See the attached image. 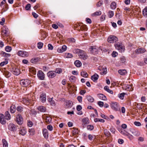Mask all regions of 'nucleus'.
Returning <instances> with one entry per match:
<instances>
[{
    "instance_id": "1",
    "label": "nucleus",
    "mask_w": 147,
    "mask_h": 147,
    "mask_svg": "<svg viewBox=\"0 0 147 147\" xmlns=\"http://www.w3.org/2000/svg\"><path fill=\"white\" fill-rule=\"evenodd\" d=\"M115 48L120 52H122L124 51L125 48L124 45L121 42H117L115 44Z\"/></svg>"
},
{
    "instance_id": "2",
    "label": "nucleus",
    "mask_w": 147,
    "mask_h": 147,
    "mask_svg": "<svg viewBox=\"0 0 147 147\" xmlns=\"http://www.w3.org/2000/svg\"><path fill=\"white\" fill-rule=\"evenodd\" d=\"M9 34V29L7 27L4 26L2 28L1 34L3 36H7Z\"/></svg>"
},
{
    "instance_id": "3",
    "label": "nucleus",
    "mask_w": 147,
    "mask_h": 147,
    "mask_svg": "<svg viewBox=\"0 0 147 147\" xmlns=\"http://www.w3.org/2000/svg\"><path fill=\"white\" fill-rule=\"evenodd\" d=\"M118 40V38L116 36L113 35L110 36L107 38V41L110 43L116 42Z\"/></svg>"
},
{
    "instance_id": "4",
    "label": "nucleus",
    "mask_w": 147,
    "mask_h": 147,
    "mask_svg": "<svg viewBox=\"0 0 147 147\" xmlns=\"http://www.w3.org/2000/svg\"><path fill=\"white\" fill-rule=\"evenodd\" d=\"M30 81L28 79L22 80L20 81V84L22 86L27 87L30 84Z\"/></svg>"
},
{
    "instance_id": "5",
    "label": "nucleus",
    "mask_w": 147,
    "mask_h": 147,
    "mask_svg": "<svg viewBox=\"0 0 147 147\" xmlns=\"http://www.w3.org/2000/svg\"><path fill=\"white\" fill-rule=\"evenodd\" d=\"M111 106L113 110L117 111L119 110L118 103L116 102H112L111 104Z\"/></svg>"
},
{
    "instance_id": "6",
    "label": "nucleus",
    "mask_w": 147,
    "mask_h": 147,
    "mask_svg": "<svg viewBox=\"0 0 147 147\" xmlns=\"http://www.w3.org/2000/svg\"><path fill=\"white\" fill-rule=\"evenodd\" d=\"M23 119L20 114H18L16 116V121L17 124L19 125H21L23 123Z\"/></svg>"
},
{
    "instance_id": "7",
    "label": "nucleus",
    "mask_w": 147,
    "mask_h": 147,
    "mask_svg": "<svg viewBox=\"0 0 147 147\" xmlns=\"http://www.w3.org/2000/svg\"><path fill=\"white\" fill-rule=\"evenodd\" d=\"M56 74L57 72L55 71H51L47 73V75L49 78H53L56 76Z\"/></svg>"
},
{
    "instance_id": "8",
    "label": "nucleus",
    "mask_w": 147,
    "mask_h": 147,
    "mask_svg": "<svg viewBox=\"0 0 147 147\" xmlns=\"http://www.w3.org/2000/svg\"><path fill=\"white\" fill-rule=\"evenodd\" d=\"M18 55L20 56L25 57H28V53L24 51H20L18 52Z\"/></svg>"
},
{
    "instance_id": "9",
    "label": "nucleus",
    "mask_w": 147,
    "mask_h": 147,
    "mask_svg": "<svg viewBox=\"0 0 147 147\" xmlns=\"http://www.w3.org/2000/svg\"><path fill=\"white\" fill-rule=\"evenodd\" d=\"M37 76L39 79L40 80H44L45 78L44 73L41 70H39L38 71Z\"/></svg>"
},
{
    "instance_id": "10",
    "label": "nucleus",
    "mask_w": 147,
    "mask_h": 147,
    "mask_svg": "<svg viewBox=\"0 0 147 147\" xmlns=\"http://www.w3.org/2000/svg\"><path fill=\"white\" fill-rule=\"evenodd\" d=\"M8 129L12 131H16V125L12 123H10L8 125Z\"/></svg>"
},
{
    "instance_id": "11",
    "label": "nucleus",
    "mask_w": 147,
    "mask_h": 147,
    "mask_svg": "<svg viewBox=\"0 0 147 147\" xmlns=\"http://www.w3.org/2000/svg\"><path fill=\"white\" fill-rule=\"evenodd\" d=\"M40 100L43 103L46 101V94L45 93H42L41 94L40 96Z\"/></svg>"
},
{
    "instance_id": "12",
    "label": "nucleus",
    "mask_w": 147,
    "mask_h": 147,
    "mask_svg": "<svg viewBox=\"0 0 147 147\" xmlns=\"http://www.w3.org/2000/svg\"><path fill=\"white\" fill-rule=\"evenodd\" d=\"M89 49L91 53L94 54H97L98 51V47H96L95 46L91 47L89 48Z\"/></svg>"
},
{
    "instance_id": "13",
    "label": "nucleus",
    "mask_w": 147,
    "mask_h": 147,
    "mask_svg": "<svg viewBox=\"0 0 147 147\" xmlns=\"http://www.w3.org/2000/svg\"><path fill=\"white\" fill-rule=\"evenodd\" d=\"M79 56L80 59L84 60L87 59L88 57L87 55L86 54L84 51H83V52H82L80 54Z\"/></svg>"
},
{
    "instance_id": "14",
    "label": "nucleus",
    "mask_w": 147,
    "mask_h": 147,
    "mask_svg": "<svg viewBox=\"0 0 147 147\" xmlns=\"http://www.w3.org/2000/svg\"><path fill=\"white\" fill-rule=\"evenodd\" d=\"M6 119L5 116L3 114H0V122L2 124H5L6 123Z\"/></svg>"
},
{
    "instance_id": "15",
    "label": "nucleus",
    "mask_w": 147,
    "mask_h": 147,
    "mask_svg": "<svg viewBox=\"0 0 147 147\" xmlns=\"http://www.w3.org/2000/svg\"><path fill=\"white\" fill-rule=\"evenodd\" d=\"M146 51V50L145 49L142 48H140L135 50V53L137 54L143 53Z\"/></svg>"
},
{
    "instance_id": "16",
    "label": "nucleus",
    "mask_w": 147,
    "mask_h": 147,
    "mask_svg": "<svg viewBox=\"0 0 147 147\" xmlns=\"http://www.w3.org/2000/svg\"><path fill=\"white\" fill-rule=\"evenodd\" d=\"M67 47L65 45H63L61 48H59L57 49V51L59 53H61L65 51L67 49Z\"/></svg>"
},
{
    "instance_id": "17",
    "label": "nucleus",
    "mask_w": 147,
    "mask_h": 147,
    "mask_svg": "<svg viewBox=\"0 0 147 147\" xmlns=\"http://www.w3.org/2000/svg\"><path fill=\"white\" fill-rule=\"evenodd\" d=\"M42 133L44 138L47 139L49 137L48 131L46 128H44L42 130Z\"/></svg>"
},
{
    "instance_id": "18",
    "label": "nucleus",
    "mask_w": 147,
    "mask_h": 147,
    "mask_svg": "<svg viewBox=\"0 0 147 147\" xmlns=\"http://www.w3.org/2000/svg\"><path fill=\"white\" fill-rule=\"evenodd\" d=\"M130 131L133 135L136 136H139L140 134V133L139 131H136L134 129L131 130Z\"/></svg>"
},
{
    "instance_id": "19",
    "label": "nucleus",
    "mask_w": 147,
    "mask_h": 147,
    "mask_svg": "<svg viewBox=\"0 0 147 147\" xmlns=\"http://www.w3.org/2000/svg\"><path fill=\"white\" fill-rule=\"evenodd\" d=\"M30 100L28 98H23L22 102L23 103L27 105H28L30 103Z\"/></svg>"
},
{
    "instance_id": "20",
    "label": "nucleus",
    "mask_w": 147,
    "mask_h": 147,
    "mask_svg": "<svg viewBox=\"0 0 147 147\" xmlns=\"http://www.w3.org/2000/svg\"><path fill=\"white\" fill-rule=\"evenodd\" d=\"M82 125L84 126V125L88 124L89 123V119L88 118H84L82 121Z\"/></svg>"
},
{
    "instance_id": "21",
    "label": "nucleus",
    "mask_w": 147,
    "mask_h": 147,
    "mask_svg": "<svg viewBox=\"0 0 147 147\" xmlns=\"http://www.w3.org/2000/svg\"><path fill=\"white\" fill-rule=\"evenodd\" d=\"M98 95L100 99L104 100H107L106 97L102 94H98Z\"/></svg>"
},
{
    "instance_id": "22",
    "label": "nucleus",
    "mask_w": 147,
    "mask_h": 147,
    "mask_svg": "<svg viewBox=\"0 0 147 147\" xmlns=\"http://www.w3.org/2000/svg\"><path fill=\"white\" fill-rule=\"evenodd\" d=\"M99 77L98 75L96 74H94L93 75L91 76V79L94 81H95L97 80Z\"/></svg>"
},
{
    "instance_id": "23",
    "label": "nucleus",
    "mask_w": 147,
    "mask_h": 147,
    "mask_svg": "<svg viewBox=\"0 0 147 147\" xmlns=\"http://www.w3.org/2000/svg\"><path fill=\"white\" fill-rule=\"evenodd\" d=\"M118 73L121 75H124L127 74V71L125 69H120L118 71Z\"/></svg>"
},
{
    "instance_id": "24",
    "label": "nucleus",
    "mask_w": 147,
    "mask_h": 147,
    "mask_svg": "<svg viewBox=\"0 0 147 147\" xmlns=\"http://www.w3.org/2000/svg\"><path fill=\"white\" fill-rule=\"evenodd\" d=\"M40 59L38 57L34 58L30 60V61L32 63H36Z\"/></svg>"
},
{
    "instance_id": "25",
    "label": "nucleus",
    "mask_w": 147,
    "mask_h": 147,
    "mask_svg": "<svg viewBox=\"0 0 147 147\" xmlns=\"http://www.w3.org/2000/svg\"><path fill=\"white\" fill-rule=\"evenodd\" d=\"M5 118L7 120H9L11 119V117L9 112L6 111L5 113Z\"/></svg>"
},
{
    "instance_id": "26",
    "label": "nucleus",
    "mask_w": 147,
    "mask_h": 147,
    "mask_svg": "<svg viewBox=\"0 0 147 147\" xmlns=\"http://www.w3.org/2000/svg\"><path fill=\"white\" fill-rule=\"evenodd\" d=\"M48 100L51 105L55 106V101L53 100V98H48Z\"/></svg>"
},
{
    "instance_id": "27",
    "label": "nucleus",
    "mask_w": 147,
    "mask_h": 147,
    "mask_svg": "<svg viewBox=\"0 0 147 147\" xmlns=\"http://www.w3.org/2000/svg\"><path fill=\"white\" fill-rule=\"evenodd\" d=\"M26 133V130L24 128H22L20 131V134L22 136L25 135Z\"/></svg>"
},
{
    "instance_id": "28",
    "label": "nucleus",
    "mask_w": 147,
    "mask_h": 147,
    "mask_svg": "<svg viewBox=\"0 0 147 147\" xmlns=\"http://www.w3.org/2000/svg\"><path fill=\"white\" fill-rule=\"evenodd\" d=\"M38 110L40 112H44L46 111V108L44 107L40 106L38 108Z\"/></svg>"
},
{
    "instance_id": "29",
    "label": "nucleus",
    "mask_w": 147,
    "mask_h": 147,
    "mask_svg": "<svg viewBox=\"0 0 147 147\" xmlns=\"http://www.w3.org/2000/svg\"><path fill=\"white\" fill-rule=\"evenodd\" d=\"M83 51L79 49H76L73 50V52L75 53H78L79 55L83 52Z\"/></svg>"
},
{
    "instance_id": "30",
    "label": "nucleus",
    "mask_w": 147,
    "mask_h": 147,
    "mask_svg": "<svg viewBox=\"0 0 147 147\" xmlns=\"http://www.w3.org/2000/svg\"><path fill=\"white\" fill-rule=\"evenodd\" d=\"M74 64L77 67H80L82 65L81 62L79 60H76L74 62Z\"/></svg>"
},
{
    "instance_id": "31",
    "label": "nucleus",
    "mask_w": 147,
    "mask_h": 147,
    "mask_svg": "<svg viewBox=\"0 0 147 147\" xmlns=\"http://www.w3.org/2000/svg\"><path fill=\"white\" fill-rule=\"evenodd\" d=\"M104 89L111 94H113V91L110 90L109 87L107 86H105L104 87Z\"/></svg>"
},
{
    "instance_id": "32",
    "label": "nucleus",
    "mask_w": 147,
    "mask_h": 147,
    "mask_svg": "<svg viewBox=\"0 0 147 147\" xmlns=\"http://www.w3.org/2000/svg\"><path fill=\"white\" fill-rule=\"evenodd\" d=\"M10 112L11 113H14L16 110V107L15 105H12L10 108Z\"/></svg>"
},
{
    "instance_id": "33",
    "label": "nucleus",
    "mask_w": 147,
    "mask_h": 147,
    "mask_svg": "<svg viewBox=\"0 0 147 147\" xmlns=\"http://www.w3.org/2000/svg\"><path fill=\"white\" fill-rule=\"evenodd\" d=\"M101 14V12L100 11H98L95 12L92 14V16H97L100 15Z\"/></svg>"
},
{
    "instance_id": "34",
    "label": "nucleus",
    "mask_w": 147,
    "mask_h": 147,
    "mask_svg": "<svg viewBox=\"0 0 147 147\" xmlns=\"http://www.w3.org/2000/svg\"><path fill=\"white\" fill-rule=\"evenodd\" d=\"M3 74L6 78H9L11 75V73L7 71H4Z\"/></svg>"
},
{
    "instance_id": "35",
    "label": "nucleus",
    "mask_w": 147,
    "mask_h": 147,
    "mask_svg": "<svg viewBox=\"0 0 147 147\" xmlns=\"http://www.w3.org/2000/svg\"><path fill=\"white\" fill-rule=\"evenodd\" d=\"M13 72L14 74L18 75L20 74V70L18 68H16L13 69Z\"/></svg>"
},
{
    "instance_id": "36",
    "label": "nucleus",
    "mask_w": 147,
    "mask_h": 147,
    "mask_svg": "<svg viewBox=\"0 0 147 147\" xmlns=\"http://www.w3.org/2000/svg\"><path fill=\"white\" fill-rule=\"evenodd\" d=\"M86 98L88 101L91 102H93L94 101V99L93 98L90 96H86Z\"/></svg>"
},
{
    "instance_id": "37",
    "label": "nucleus",
    "mask_w": 147,
    "mask_h": 147,
    "mask_svg": "<svg viewBox=\"0 0 147 147\" xmlns=\"http://www.w3.org/2000/svg\"><path fill=\"white\" fill-rule=\"evenodd\" d=\"M78 132L79 131L78 129H76L74 128H73V129L72 130V133L73 136H74L78 134Z\"/></svg>"
},
{
    "instance_id": "38",
    "label": "nucleus",
    "mask_w": 147,
    "mask_h": 147,
    "mask_svg": "<svg viewBox=\"0 0 147 147\" xmlns=\"http://www.w3.org/2000/svg\"><path fill=\"white\" fill-rule=\"evenodd\" d=\"M0 54L2 56H4L7 57L10 56V54L6 53L3 51H1L0 53Z\"/></svg>"
},
{
    "instance_id": "39",
    "label": "nucleus",
    "mask_w": 147,
    "mask_h": 147,
    "mask_svg": "<svg viewBox=\"0 0 147 147\" xmlns=\"http://www.w3.org/2000/svg\"><path fill=\"white\" fill-rule=\"evenodd\" d=\"M81 75L84 77H87L88 75L87 73L85 71H82L81 73Z\"/></svg>"
},
{
    "instance_id": "40",
    "label": "nucleus",
    "mask_w": 147,
    "mask_h": 147,
    "mask_svg": "<svg viewBox=\"0 0 147 147\" xmlns=\"http://www.w3.org/2000/svg\"><path fill=\"white\" fill-rule=\"evenodd\" d=\"M111 7L113 9H115L116 7V4L114 2L111 3Z\"/></svg>"
},
{
    "instance_id": "41",
    "label": "nucleus",
    "mask_w": 147,
    "mask_h": 147,
    "mask_svg": "<svg viewBox=\"0 0 147 147\" xmlns=\"http://www.w3.org/2000/svg\"><path fill=\"white\" fill-rule=\"evenodd\" d=\"M87 29V27L86 25H83L80 26V29H79L78 31H80V30H86Z\"/></svg>"
},
{
    "instance_id": "42",
    "label": "nucleus",
    "mask_w": 147,
    "mask_h": 147,
    "mask_svg": "<svg viewBox=\"0 0 147 147\" xmlns=\"http://www.w3.org/2000/svg\"><path fill=\"white\" fill-rule=\"evenodd\" d=\"M28 131L30 133V135H34L35 134V130L33 128L29 129Z\"/></svg>"
},
{
    "instance_id": "43",
    "label": "nucleus",
    "mask_w": 147,
    "mask_h": 147,
    "mask_svg": "<svg viewBox=\"0 0 147 147\" xmlns=\"http://www.w3.org/2000/svg\"><path fill=\"white\" fill-rule=\"evenodd\" d=\"M143 15L144 16L147 17V7L145 8L143 10Z\"/></svg>"
},
{
    "instance_id": "44",
    "label": "nucleus",
    "mask_w": 147,
    "mask_h": 147,
    "mask_svg": "<svg viewBox=\"0 0 147 147\" xmlns=\"http://www.w3.org/2000/svg\"><path fill=\"white\" fill-rule=\"evenodd\" d=\"M64 56L67 58H70L72 57H73V55L71 53H67L65 54Z\"/></svg>"
},
{
    "instance_id": "45",
    "label": "nucleus",
    "mask_w": 147,
    "mask_h": 147,
    "mask_svg": "<svg viewBox=\"0 0 147 147\" xmlns=\"http://www.w3.org/2000/svg\"><path fill=\"white\" fill-rule=\"evenodd\" d=\"M2 141L3 147H8V143L6 140L3 139Z\"/></svg>"
},
{
    "instance_id": "46",
    "label": "nucleus",
    "mask_w": 147,
    "mask_h": 147,
    "mask_svg": "<svg viewBox=\"0 0 147 147\" xmlns=\"http://www.w3.org/2000/svg\"><path fill=\"white\" fill-rule=\"evenodd\" d=\"M104 134L107 137H109L111 135L110 133L107 129L104 130Z\"/></svg>"
},
{
    "instance_id": "47",
    "label": "nucleus",
    "mask_w": 147,
    "mask_h": 147,
    "mask_svg": "<svg viewBox=\"0 0 147 147\" xmlns=\"http://www.w3.org/2000/svg\"><path fill=\"white\" fill-rule=\"evenodd\" d=\"M125 94V93L124 92L122 93L119 94V95L118 96L120 99L123 100V99L124 96Z\"/></svg>"
},
{
    "instance_id": "48",
    "label": "nucleus",
    "mask_w": 147,
    "mask_h": 147,
    "mask_svg": "<svg viewBox=\"0 0 147 147\" xmlns=\"http://www.w3.org/2000/svg\"><path fill=\"white\" fill-rule=\"evenodd\" d=\"M94 128L93 125H88L87 127V129L89 130H92Z\"/></svg>"
},
{
    "instance_id": "49",
    "label": "nucleus",
    "mask_w": 147,
    "mask_h": 147,
    "mask_svg": "<svg viewBox=\"0 0 147 147\" xmlns=\"http://www.w3.org/2000/svg\"><path fill=\"white\" fill-rule=\"evenodd\" d=\"M43 44L42 42H39L38 43L37 47L39 49H41L43 47Z\"/></svg>"
},
{
    "instance_id": "50",
    "label": "nucleus",
    "mask_w": 147,
    "mask_h": 147,
    "mask_svg": "<svg viewBox=\"0 0 147 147\" xmlns=\"http://www.w3.org/2000/svg\"><path fill=\"white\" fill-rule=\"evenodd\" d=\"M11 50V47L10 46H7L5 48V50L7 52H10Z\"/></svg>"
},
{
    "instance_id": "51",
    "label": "nucleus",
    "mask_w": 147,
    "mask_h": 147,
    "mask_svg": "<svg viewBox=\"0 0 147 147\" xmlns=\"http://www.w3.org/2000/svg\"><path fill=\"white\" fill-rule=\"evenodd\" d=\"M114 15V13L113 11H109L108 12V16L109 17L111 18Z\"/></svg>"
},
{
    "instance_id": "52",
    "label": "nucleus",
    "mask_w": 147,
    "mask_h": 147,
    "mask_svg": "<svg viewBox=\"0 0 147 147\" xmlns=\"http://www.w3.org/2000/svg\"><path fill=\"white\" fill-rule=\"evenodd\" d=\"M72 103L71 101H68L66 103V105L68 108H70L72 106Z\"/></svg>"
},
{
    "instance_id": "53",
    "label": "nucleus",
    "mask_w": 147,
    "mask_h": 147,
    "mask_svg": "<svg viewBox=\"0 0 147 147\" xmlns=\"http://www.w3.org/2000/svg\"><path fill=\"white\" fill-rule=\"evenodd\" d=\"M23 108L21 106H18L17 107V110L18 111L21 112L23 111Z\"/></svg>"
},
{
    "instance_id": "54",
    "label": "nucleus",
    "mask_w": 147,
    "mask_h": 147,
    "mask_svg": "<svg viewBox=\"0 0 147 147\" xmlns=\"http://www.w3.org/2000/svg\"><path fill=\"white\" fill-rule=\"evenodd\" d=\"M43 69L44 71H47L49 69V68L46 66H44L43 67Z\"/></svg>"
},
{
    "instance_id": "55",
    "label": "nucleus",
    "mask_w": 147,
    "mask_h": 147,
    "mask_svg": "<svg viewBox=\"0 0 147 147\" xmlns=\"http://www.w3.org/2000/svg\"><path fill=\"white\" fill-rule=\"evenodd\" d=\"M45 120L46 122L48 123L51 121V117H47Z\"/></svg>"
},
{
    "instance_id": "56",
    "label": "nucleus",
    "mask_w": 147,
    "mask_h": 147,
    "mask_svg": "<svg viewBox=\"0 0 147 147\" xmlns=\"http://www.w3.org/2000/svg\"><path fill=\"white\" fill-rule=\"evenodd\" d=\"M31 7V5L30 4H27L26 7L25 9L27 10H29L30 9Z\"/></svg>"
},
{
    "instance_id": "57",
    "label": "nucleus",
    "mask_w": 147,
    "mask_h": 147,
    "mask_svg": "<svg viewBox=\"0 0 147 147\" xmlns=\"http://www.w3.org/2000/svg\"><path fill=\"white\" fill-rule=\"evenodd\" d=\"M55 72L57 73L60 74L62 72V70L60 68H58L56 69Z\"/></svg>"
},
{
    "instance_id": "58",
    "label": "nucleus",
    "mask_w": 147,
    "mask_h": 147,
    "mask_svg": "<svg viewBox=\"0 0 147 147\" xmlns=\"http://www.w3.org/2000/svg\"><path fill=\"white\" fill-rule=\"evenodd\" d=\"M47 129L49 131H51L53 130V127L51 125H47Z\"/></svg>"
},
{
    "instance_id": "59",
    "label": "nucleus",
    "mask_w": 147,
    "mask_h": 147,
    "mask_svg": "<svg viewBox=\"0 0 147 147\" xmlns=\"http://www.w3.org/2000/svg\"><path fill=\"white\" fill-rule=\"evenodd\" d=\"M134 124L135 125L138 126H140L141 125V123L138 121H135Z\"/></svg>"
},
{
    "instance_id": "60",
    "label": "nucleus",
    "mask_w": 147,
    "mask_h": 147,
    "mask_svg": "<svg viewBox=\"0 0 147 147\" xmlns=\"http://www.w3.org/2000/svg\"><path fill=\"white\" fill-rule=\"evenodd\" d=\"M120 132L122 134L126 136H127L128 134V133L125 131V130H121Z\"/></svg>"
},
{
    "instance_id": "61",
    "label": "nucleus",
    "mask_w": 147,
    "mask_h": 147,
    "mask_svg": "<svg viewBox=\"0 0 147 147\" xmlns=\"http://www.w3.org/2000/svg\"><path fill=\"white\" fill-rule=\"evenodd\" d=\"M115 129L113 127H111L110 129V131L113 134H115Z\"/></svg>"
},
{
    "instance_id": "62",
    "label": "nucleus",
    "mask_w": 147,
    "mask_h": 147,
    "mask_svg": "<svg viewBox=\"0 0 147 147\" xmlns=\"http://www.w3.org/2000/svg\"><path fill=\"white\" fill-rule=\"evenodd\" d=\"M48 49L49 50H52L53 49V46L51 44H49L48 45Z\"/></svg>"
},
{
    "instance_id": "63",
    "label": "nucleus",
    "mask_w": 147,
    "mask_h": 147,
    "mask_svg": "<svg viewBox=\"0 0 147 147\" xmlns=\"http://www.w3.org/2000/svg\"><path fill=\"white\" fill-rule=\"evenodd\" d=\"M82 97L80 96H78L77 98V100L80 103L82 102Z\"/></svg>"
},
{
    "instance_id": "64",
    "label": "nucleus",
    "mask_w": 147,
    "mask_h": 147,
    "mask_svg": "<svg viewBox=\"0 0 147 147\" xmlns=\"http://www.w3.org/2000/svg\"><path fill=\"white\" fill-rule=\"evenodd\" d=\"M118 55V53L117 52L115 51H113L112 53V56L114 57H116Z\"/></svg>"
}]
</instances>
